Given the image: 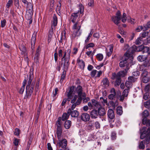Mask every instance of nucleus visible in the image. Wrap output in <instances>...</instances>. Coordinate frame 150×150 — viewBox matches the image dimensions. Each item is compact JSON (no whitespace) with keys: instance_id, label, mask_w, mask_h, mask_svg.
I'll list each match as a JSON object with an SVG mask.
<instances>
[{"instance_id":"1","label":"nucleus","mask_w":150,"mask_h":150,"mask_svg":"<svg viewBox=\"0 0 150 150\" xmlns=\"http://www.w3.org/2000/svg\"><path fill=\"white\" fill-rule=\"evenodd\" d=\"M146 127H143L140 129V138L144 140L141 142L139 145V148L144 149L145 148V144H149L150 142V127H149L146 130Z\"/></svg>"},{"instance_id":"58","label":"nucleus","mask_w":150,"mask_h":150,"mask_svg":"<svg viewBox=\"0 0 150 150\" xmlns=\"http://www.w3.org/2000/svg\"><path fill=\"white\" fill-rule=\"evenodd\" d=\"M140 75V73L138 71H134L132 72V76H134L136 77H138V76Z\"/></svg>"},{"instance_id":"32","label":"nucleus","mask_w":150,"mask_h":150,"mask_svg":"<svg viewBox=\"0 0 150 150\" xmlns=\"http://www.w3.org/2000/svg\"><path fill=\"white\" fill-rule=\"evenodd\" d=\"M141 81L144 83H147L149 81V78L146 76L147 75H142Z\"/></svg>"},{"instance_id":"33","label":"nucleus","mask_w":150,"mask_h":150,"mask_svg":"<svg viewBox=\"0 0 150 150\" xmlns=\"http://www.w3.org/2000/svg\"><path fill=\"white\" fill-rule=\"evenodd\" d=\"M71 124V122L69 120L66 121L65 122L64 127L66 129H69L70 127Z\"/></svg>"},{"instance_id":"13","label":"nucleus","mask_w":150,"mask_h":150,"mask_svg":"<svg viewBox=\"0 0 150 150\" xmlns=\"http://www.w3.org/2000/svg\"><path fill=\"white\" fill-rule=\"evenodd\" d=\"M129 57H126V58L124 60H122L119 63V66L120 67H123L125 66H126V68L129 67V64L127 63V60L128 59Z\"/></svg>"},{"instance_id":"48","label":"nucleus","mask_w":150,"mask_h":150,"mask_svg":"<svg viewBox=\"0 0 150 150\" xmlns=\"http://www.w3.org/2000/svg\"><path fill=\"white\" fill-rule=\"evenodd\" d=\"M64 51L62 49H59L58 50V54L59 57H63L62 54L63 53L64 54Z\"/></svg>"},{"instance_id":"56","label":"nucleus","mask_w":150,"mask_h":150,"mask_svg":"<svg viewBox=\"0 0 150 150\" xmlns=\"http://www.w3.org/2000/svg\"><path fill=\"white\" fill-rule=\"evenodd\" d=\"M102 83L103 84H109V81L108 78H106L104 79L103 80Z\"/></svg>"},{"instance_id":"50","label":"nucleus","mask_w":150,"mask_h":150,"mask_svg":"<svg viewBox=\"0 0 150 150\" xmlns=\"http://www.w3.org/2000/svg\"><path fill=\"white\" fill-rule=\"evenodd\" d=\"M13 1L12 0H9L7 3L6 6L8 8L7 10L9 9V8L13 4Z\"/></svg>"},{"instance_id":"43","label":"nucleus","mask_w":150,"mask_h":150,"mask_svg":"<svg viewBox=\"0 0 150 150\" xmlns=\"http://www.w3.org/2000/svg\"><path fill=\"white\" fill-rule=\"evenodd\" d=\"M121 93L120 92H118L117 93V98H118V96L120 97V100L121 101H123L124 99L125 96L122 95L121 96Z\"/></svg>"},{"instance_id":"60","label":"nucleus","mask_w":150,"mask_h":150,"mask_svg":"<svg viewBox=\"0 0 150 150\" xmlns=\"http://www.w3.org/2000/svg\"><path fill=\"white\" fill-rule=\"evenodd\" d=\"M97 71L96 70H93L91 72V76L93 77H94L96 75Z\"/></svg>"},{"instance_id":"57","label":"nucleus","mask_w":150,"mask_h":150,"mask_svg":"<svg viewBox=\"0 0 150 150\" xmlns=\"http://www.w3.org/2000/svg\"><path fill=\"white\" fill-rule=\"evenodd\" d=\"M88 5L91 7H93L94 5V2L93 0H89Z\"/></svg>"},{"instance_id":"36","label":"nucleus","mask_w":150,"mask_h":150,"mask_svg":"<svg viewBox=\"0 0 150 150\" xmlns=\"http://www.w3.org/2000/svg\"><path fill=\"white\" fill-rule=\"evenodd\" d=\"M117 113L119 115H121L123 112L122 107L121 106L117 107L116 109Z\"/></svg>"},{"instance_id":"38","label":"nucleus","mask_w":150,"mask_h":150,"mask_svg":"<svg viewBox=\"0 0 150 150\" xmlns=\"http://www.w3.org/2000/svg\"><path fill=\"white\" fill-rule=\"evenodd\" d=\"M149 32H144L143 33L140 34V38L141 39L143 40H143V38H145L146 36L148 35Z\"/></svg>"},{"instance_id":"17","label":"nucleus","mask_w":150,"mask_h":150,"mask_svg":"<svg viewBox=\"0 0 150 150\" xmlns=\"http://www.w3.org/2000/svg\"><path fill=\"white\" fill-rule=\"evenodd\" d=\"M79 15V13L78 12L74 13H72L70 19L72 23H75Z\"/></svg>"},{"instance_id":"52","label":"nucleus","mask_w":150,"mask_h":150,"mask_svg":"<svg viewBox=\"0 0 150 150\" xmlns=\"http://www.w3.org/2000/svg\"><path fill=\"white\" fill-rule=\"evenodd\" d=\"M143 44L145 45H147L148 44H150V36L144 40Z\"/></svg>"},{"instance_id":"35","label":"nucleus","mask_w":150,"mask_h":150,"mask_svg":"<svg viewBox=\"0 0 150 150\" xmlns=\"http://www.w3.org/2000/svg\"><path fill=\"white\" fill-rule=\"evenodd\" d=\"M91 102L93 104V107L94 106L97 108H98L101 106L99 103L94 99H92L91 100Z\"/></svg>"},{"instance_id":"46","label":"nucleus","mask_w":150,"mask_h":150,"mask_svg":"<svg viewBox=\"0 0 150 150\" xmlns=\"http://www.w3.org/2000/svg\"><path fill=\"white\" fill-rule=\"evenodd\" d=\"M149 28H150V21L148 22L146 25H144L143 30H147Z\"/></svg>"},{"instance_id":"37","label":"nucleus","mask_w":150,"mask_h":150,"mask_svg":"<svg viewBox=\"0 0 150 150\" xmlns=\"http://www.w3.org/2000/svg\"><path fill=\"white\" fill-rule=\"evenodd\" d=\"M147 57L144 55H139L137 57V59L140 62H143L146 60Z\"/></svg>"},{"instance_id":"54","label":"nucleus","mask_w":150,"mask_h":150,"mask_svg":"<svg viewBox=\"0 0 150 150\" xmlns=\"http://www.w3.org/2000/svg\"><path fill=\"white\" fill-rule=\"evenodd\" d=\"M111 139L112 140L116 139V133L115 131L112 132L111 134Z\"/></svg>"},{"instance_id":"7","label":"nucleus","mask_w":150,"mask_h":150,"mask_svg":"<svg viewBox=\"0 0 150 150\" xmlns=\"http://www.w3.org/2000/svg\"><path fill=\"white\" fill-rule=\"evenodd\" d=\"M75 92L78 94L79 98H81L82 100L86 97V94L85 93H82V88L81 86L79 85L75 89Z\"/></svg>"},{"instance_id":"27","label":"nucleus","mask_w":150,"mask_h":150,"mask_svg":"<svg viewBox=\"0 0 150 150\" xmlns=\"http://www.w3.org/2000/svg\"><path fill=\"white\" fill-rule=\"evenodd\" d=\"M73 26L72 27V29L73 30H80L81 28V25L78 21H77L76 22L74 23Z\"/></svg>"},{"instance_id":"29","label":"nucleus","mask_w":150,"mask_h":150,"mask_svg":"<svg viewBox=\"0 0 150 150\" xmlns=\"http://www.w3.org/2000/svg\"><path fill=\"white\" fill-rule=\"evenodd\" d=\"M62 127H57V134L58 139H59L60 137H62Z\"/></svg>"},{"instance_id":"53","label":"nucleus","mask_w":150,"mask_h":150,"mask_svg":"<svg viewBox=\"0 0 150 150\" xmlns=\"http://www.w3.org/2000/svg\"><path fill=\"white\" fill-rule=\"evenodd\" d=\"M144 40H143L141 39L140 38H138L135 42V43L137 45H139L142 43L141 42H143L144 43Z\"/></svg>"},{"instance_id":"47","label":"nucleus","mask_w":150,"mask_h":150,"mask_svg":"<svg viewBox=\"0 0 150 150\" xmlns=\"http://www.w3.org/2000/svg\"><path fill=\"white\" fill-rule=\"evenodd\" d=\"M144 105L146 108L150 109V102L148 100L144 103Z\"/></svg>"},{"instance_id":"30","label":"nucleus","mask_w":150,"mask_h":150,"mask_svg":"<svg viewBox=\"0 0 150 150\" xmlns=\"http://www.w3.org/2000/svg\"><path fill=\"white\" fill-rule=\"evenodd\" d=\"M82 100H81V98H80V99L78 98V99L77 100L76 102L75 103H74L73 104H72L71 109L72 110H73L75 108L76 105H78L80 104Z\"/></svg>"},{"instance_id":"63","label":"nucleus","mask_w":150,"mask_h":150,"mask_svg":"<svg viewBox=\"0 0 150 150\" xmlns=\"http://www.w3.org/2000/svg\"><path fill=\"white\" fill-rule=\"evenodd\" d=\"M144 27L142 26H139L137 28L135 29V30L137 32H139L141 31V30H143Z\"/></svg>"},{"instance_id":"3","label":"nucleus","mask_w":150,"mask_h":150,"mask_svg":"<svg viewBox=\"0 0 150 150\" xmlns=\"http://www.w3.org/2000/svg\"><path fill=\"white\" fill-rule=\"evenodd\" d=\"M33 69H30V72L29 76L27 75V77H25V79L23 82V84H26L27 82H28V84H31V82L33 79Z\"/></svg>"},{"instance_id":"34","label":"nucleus","mask_w":150,"mask_h":150,"mask_svg":"<svg viewBox=\"0 0 150 150\" xmlns=\"http://www.w3.org/2000/svg\"><path fill=\"white\" fill-rule=\"evenodd\" d=\"M63 71L62 72V74L61 75V79L60 81V83H62V81L65 78L66 75V71L67 70H63Z\"/></svg>"},{"instance_id":"28","label":"nucleus","mask_w":150,"mask_h":150,"mask_svg":"<svg viewBox=\"0 0 150 150\" xmlns=\"http://www.w3.org/2000/svg\"><path fill=\"white\" fill-rule=\"evenodd\" d=\"M142 121L143 125H146L147 126H150V120L148 119L147 118H143Z\"/></svg>"},{"instance_id":"45","label":"nucleus","mask_w":150,"mask_h":150,"mask_svg":"<svg viewBox=\"0 0 150 150\" xmlns=\"http://www.w3.org/2000/svg\"><path fill=\"white\" fill-rule=\"evenodd\" d=\"M96 57L97 59L99 61L102 60L103 59V55L101 54H97Z\"/></svg>"},{"instance_id":"12","label":"nucleus","mask_w":150,"mask_h":150,"mask_svg":"<svg viewBox=\"0 0 150 150\" xmlns=\"http://www.w3.org/2000/svg\"><path fill=\"white\" fill-rule=\"evenodd\" d=\"M37 32H34L33 33L31 39V47L32 49L34 48Z\"/></svg>"},{"instance_id":"10","label":"nucleus","mask_w":150,"mask_h":150,"mask_svg":"<svg viewBox=\"0 0 150 150\" xmlns=\"http://www.w3.org/2000/svg\"><path fill=\"white\" fill-rule=\"evenodd\" d=\"M67 113L69 115H71L72 117H77L79 116V112L76 110H72L70 108L67 111Z\"/></svg>"},{"instance_id":"39","label":"nucleus","mask_w":150,"mask_h":150,"mask_svg":"<svg viewBox=\"0 0 150 150\" xmlns=\"http://www.w3.org/2000/svg\"><path fill=\"white\" fill-rule=\"evenodd\" d=\"M149 112L147 110H144L142 113V117L143 118H147L149 115Z\"/></svg>"},{"instance_id":"49","label":"nucleus","mask_w":150,"mask_h":150,"mask_svg":"<svg viewBox=\"0 0 150 150\" xmlns=\"http://www.w3.org/2000/svg\"><path fill=\"white\" fill-rule=\"evenodd\" d=\"M55 29H50V30L49 32V34L48 37V40L49 41V39H50L52 37V35L53 33V31Z\"/></svg>"},{"instance_id":"20","label":"nucleus","mask_w":150,"mask_h":150,"mask_svg":"<svg viewBox=\"0 0 150 150\" xmlns=\"http://www.w3.org/2000/svg\"><path fill=\"white\" fill-rule=\"evenodd\" d=\"M137 78L138 77H134L132 76H130L128 77L127 81L125 82V84H127L128 82L130 83H134L137 81Z\"/></svg>"},{"instance_id":"15","label":"nucleus","mask_w":150,"mask_h":150,"mask_svg":"<svg viewBox=\"0 0 150 150\" xmlns=\"http://www.w3.org/2000/svg\"><path fill=\"white\" fill-rule=\"evenodd\" d=\"M129 69V67H127L124 70L118 72L117 74V76L120 77H123L125 76Z\"/></svg>"},{"instance_id":"9","label":"nucleus","mask_w":150,"mask_h":150,"mask_svg":"<svg viewBox=\"0 0 150 150\" xmlns=\"http://www.w3.org/2000/svg\"><path fill=\"white\" fill-rule=\"evenodd\" d=\"M145 90L147 92L144 93L143 98L145 100H146L148 99L149 96V92L150 93V85H146L145 87Z\"/></svg>"},{"instance_id":"41","label":"nucleus","mask_w":150,"mask_h":150,"mask_svg":"<svg viewBox=\"0 0 150 150\" xmlns=\"http://www.w3.org/2000/svg\"><path fill=\"white\" fill-rule=\"evenodd\" d=\"M73 30V34L75 35V36H79L81 35V32L79 31V30Z\"/></svg>"},{"instance_id":"62","label":"nucleus","mask_w":150,"mask_h":150,"mask_svg":"<svg viewBox=\"0 0 150 150\" xmlns=\"http://www.w3.org/2000/svg\"><path fill=\"white\" fill-rule=\"evenodd\" d=\"M39 55L35 54L34 57V60L35 62L38 63L39 62Z\"/></svg>"},{"instance_id":"23","label":"nucleus","mask_w":150,"mask_h":150,"mask_svg":"<svg viewBox=\"0 0 150 150\" xmlns=\"http://www.w3.org/2000/svg\"><path fill=\"white\" fill-rule=\"evenodd\" d=\"M108 117L110 119H113L115 117L114 111L112 109H109L108 112Z\"/></svg>"},{"instance_id":"55","label":"nucleus","mask_w":150,"mask_h":150,"mask_svg":"<svg viewBox=\"0 0 150 150\" xmlns=\"http://www.w3.org/2000/svg\"><path fill=\"white\" fill-rule=\"evenodd\" d=\"M33 5L31 2H29L28 3L26 7L27 9H33Z\"/></svg>"},{"instance_id":"26","label":"nucleus","mask_w":150,"mask_h":150,"mask_svg":"<svg viewBox=\"0 0 150 150\" xmlns=\"http://www.w3.org/2000/svg\"><path fill=\"white\" fill-rule=\"evenodd\" d=\"M144 46L143 45H141L140 46L137 47L135 46H133L134 49V51L140 52L142 51H143Z\"/></svg>"},{"instance_id":"59","label":"nucleus","mask_w":150,"mask_h":150,"mask_svg":"<svg viewBox=\"0 0 150 150\" xmlns=\"http://www.w3.org/2000/svg\"><path fill=\"white\" fill-rule=\"evenodd\" d=\"M143 65L146 67L149 66H150V61L146 60L144 62Z\"/></svg>"},{"instance_id":"4","label":"nucleus","mask_w":150,"mask_h":150,"mask_svg":"<svg viewBox=\"0 0 150 150\" xmlns=\"http://www.w3.org/2000/svg\"><path fill=\"white\" fill-rule=\"evenodd\" d=\"M34 85H27L26 88V95L25 98H29L32 94L34 89Z\"/></svg>"},{"instance_id":"42","label":"nucleus","mask_w":150,"mask_h":150,"mask_svg":"<svg viewBox=\"0 0 150 150\" xmlns=\"http://www.w3.org/2000/svg\"><path fill=\"white\" fill-rule=\"evenodd\" d=\"M70 115L66 113H64L62 116V120L64 121L66 120L68 118Z\"/></svg>"},{"instance_id":"5","label":"nucleus","mask_w":150,"mask_h":150,"mask_svg":"<svg viewBox=\"0 0 150 150\" xmlns=\"http://www.w3.org/2000/svg\"><path fill=\"white\" fill-rule=\"evenodd\" d=\"M58 140L57 142V145L59 147L62 148H65L66 147L67 142L65 139H62V137H60L59 139H58Z\"/></svg>"},{"instance_id":"14","label":"nucleus","mask_w":150,"mask_h":150,"mask_svg":"<svg viewBox=\"0 0 150 150\" xmlns=\"http://www.w3.org/2000/svg\"><path fill=\"white\" fill-rule=\"evenodd\" d=\"M81 119L84 122L88 121L90 119V116L87 113H83L81 116Z\"/></svg>"},{"instance_id":"61","label":"nucleus","mask_w":150,"mask_h":150,"mask_svg":"<svg viewBox=\"0 0 150 150\" xmlns=\"http://www.w3.org/2000/svg\"><path fill=\"white\" fill-rule=\"evenodd\" d=\"M20 129L18 128H16L15 129V131L14 132V134L15 135L17 136H18L20 134Z\"/></svg>"},{"instance_id":"22","label":"nucleus","mask_w":150,"mask_h":150,"mask_svg":"<svg viewBox=\"0 0 150 150\" xmlns=\"http://www.w3.org/2000/svg\"><path fill=\"white\" fill-rule=\"evenodd\" d=\"M110 93L111 94L108 96V98L109 99L112 100L115 98L116 95L115 89L114 88H112L110 90Z\"/></svg>"},{"instance_id":"40","label":"nucleus","mask_w":150,"mask_h":150,"mask_svg":"<svg viewBox=\"0 0 150 150\" xmlns=\"http://www.w3.org/2000/svg\"><path fill=\"white\" fill-rule=\"evenodd\" d=\"M143 53H147L149 54H150V47H148L144 46Z\"/></svg>"},{"instance_id":"21","label":"nucleus","mask_w":150,"mask_h":150,"mask_svg":"<svg viewBox=\"0 0 150 150\" xmlns=\"http://www.w3.org/2000/svg\"><path fill=\"white\" fill-rule=\"evenodd\" d=\"M98 114L100 116H103L105 114V109L101 106L98 108Z\"/></svg>"},{"instance_id":"18","label":"nucleus","mask_w":150,"mask_h":150,"mask_svg":"<svg viewBox=\"0 0 150 150\" xmlns=\"http://www.w3.org/2000/svg\"><path fill=\"white\" fill-rule=\"evenodd\" d=\"M146 67H145L143 64L140 66V70L142 72V75L145 76V75H147L148 72L146 70Z\"/></svg>"},{"instance_id":"2","label":"nucleus","mask_w":150,"mask_h":150,"mask_svg":"<svg viewBox=\"0 0 150 150\" xmlns=\"http://www.w3.org/2000/svg\"><path fill=\"white\" fill-rule=\"evenodd\" d=\"M71 52V50L70 49H68L64 51V54L61 59L62 63L61 65H63L62 70H67L68 69Z\"/></svg>"},{"instance_id":"64","label":"nucleus","mask_w":150,"mask_h":150,"mask_svg":"<svg viewBox=\"0 0 150 150\" xmlns=\"http://www.w3.org/2000/svg\"><path fill=\"white\" fill-rule=\"evenodd\" d=\"M116 84H120L121 82V78L120 77L117 76L116 80Z\"/></svg>"},{"instance_id":"8","label":"nucleus","mask_w":150,"mask_h":150,"mask_svg":"<svg viewBox=\"0 0 150 150\" xmlns=\"http://www.w3.org/2000/svg\"><path fill=\"white\" fill-rule=\"evenodd\" d=\"M74 86H72L67 90V92L68 93L67 95L68 97L67 100L68 101H70V99L74 95V92H75V91H74Z\"/></svg>"},{"instance_id":"25","label":"nucleus","mask_w":150,"mask_h":150,"mask_svg":"<svg viewBox=\"0 0 150 150\" xmlns=\"http://www.w3.org/2000/svg\"><path fill=\"white\" fill-rule=\"evenodd\" d=\"M90 116L92 118L96 119L98 117V114L96 110H92L90 113Z\"/></svg>"},{"instance_id":"24","label":"nucleus","mask_w":150,"mask_h":150,"mask_svg":"<svg viewBox=\"0 0 150 150\" xmlns=\"http://www.w3.org/2000/svg\"><path fill=\"white\" fill-rule=\"evenodd\" d=\"M111 19L115 24L118 25L120 23L121 18L120 17L113 16L112 17Z\"/></svg>"},{"instance_id":"11","label":"nucleus","mask_w":150,"mask_h":150,"mask_svg":"<svg viewBox=\"0 0 150 150\" xmlns=\"http://www.w3.org/2000/svg\"><path fill=\"white\" fill-rule=\"evenodd\" d=\"M57 18L55 14H54L52 18V21L51 29H55V27L57 25Z\"/></svg>"},{"instance_id":"51","label":"nucleus","mask_w":150,"mask_h":150,"mask_svg":"<svg viewBox=\"0 0 150 150\" xmlns=\"http://www.w3.org/2000/svg\"><path fill=\"white\" fill-rule=\"evenodd\" d=\"M84 11V7L81 4L79 6V10L77 12L79 13V12L80 14H82Z\"/></svg>"},{"instance_id":"6","label":"nucleus","mask_w":150,"mask_h":150,"mask_svg":"<svg viewBox=\"0 0 150 150\" xmlns=\"http://www.w3.org/2000/svg\"><path fill=\"white\" fill-rule=\"evenodd\" d=\"M123 49L124 50H127L126 53L125 54V55L128 58L132 56V54L134 52V49L133 47L132 48H130L129 45L127 44H126L125 45Z\"/></svg>"},{"instance_id":"44","label":"nucleus","mask_w":150,"mask_h":150,"mask_svg":"<svg viewBox=\"0 0 150 150\" xmlns=\"http://www.w3.org/2000/svg\"><path fill=\"white\" fill-rule=\"evenodd\" d=\"M62 122L61 120V117H59L57 121L56 125L57 127H62L61 125Z\"/></svg>"},{"instance_id":"19","label":"nucleus","mask_w":150,"mask_h":150,"mask_svg":"<svg viewBox=\"0 0 150 150\" xmlns=\"http://www.w3.org/2000/svg\"><path fill=\"white\" fill-rule=\"evenodd\" d=\"M33 13V9H27V14L25 15V18L28 20L31 19Z\"/></svg>"},{"instance_id":"31","label":"nucleus","mask_w":150,"mask_h":150,"mask_svg":"<svg viewBox=\"0 0 150 150\" xmlns=\"http://www.w3.org/2000/svg\"><path fill=\"white\" fill-rule=\"evenodd\" d=\"M129 85H126V87H127V88H125L122 92V95L125 97H127L128 95V93L129 89Z\"/></svg>"},{"instance_id":"16","label":"nucleus","mask_w":150,"mask_h":150,"mask_svg":"<svg viewBox=\"0 0 150 150\" xmlns=\"http://www.w3.org/2000/svg\"><path fill=\"white\" fill-rule=\"evenodd\" d=\"M77 64L79 66L80 68L84 70L85 67V62L82 60H81L78 58L77 60Z\"/></svg>"}]
</instances>
